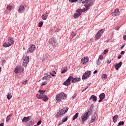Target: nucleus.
I'll return each mask as SVG.
<instances>
[{"label": "nucleus", "instance_id": "1", "mask_svg": "<svg viewBox=\"0 0 126 126\" xmlns=\"http://www.w3.org/2000/svg\"><path fill=\"white\" fill-rule=\"evenodd\" d=\"M93 112V111H92V106H91V107L90 108V109H89L88 112H86L84 114H83L82 116H81L82 124H84L85 121L88 120V117H89V116H91V115H92Z\"/></svg>", "mask_w": 126, "mask_h": 126}, {"label": "nucleus", "instance_id": "2", "mask_svg": "<svg viewBox=\"0 0 126 126\" xmlns=\"http://www.w3.org/2000/svg\"><path fill=\"white\" fill-rule=\"evenodd\" d=\"M66 98V94L64 93H61L59 94L56 95V100L57 101V103H60V102H62V99H64Z\"/></svg>", "mask_w": 126, "mask_h": 126}, {"label": "nucleus", "instance_id": "3", "mask_svg": "<svg viewBox=\"0 0 126 126\" xmlns=\"http://www.w3.org/2000/svg\"><path fill=\"white\" fill-rule=\"evenodd\" d=\"M67 111H68V107L63 108V109L60 110L59 112L57 113L55 118H56V119H59L60 116L64 115V113H66Z\"/></svg>", "mask_w": 126, "mask_h": 126}, {"label": "nucleus", "instance_id": "4", "mask_svg": "<svg viewBox=\"0 0 126 126\" xmlns=\"http://www.w3.org/2000/svg\"><path fill=\"white\" fill-rule=\"evenodd\" d=\"M91 0H85V1H83L82 3L83 4H84V3L86 4V10H88L90 8V6L93 4V2L91 1Z\"/></svg>", "mask_w": 126, "mask_h": 126}, {"label": "nucleus", "instance_id": "5", "mask_svg": "<svg viewBox=\"0 0 126 126\" xmlns=\"http://www.w3.org/2000/svg\"><path fill=\"white\" fill-rule=\"evenodd\" d=\"M104 31H105L104 29H101L99 30L97 33L95 34L94 38L95 39H96V40H99L100 38H101V36H102V34L103 33H104Z\"/></svg>", "mask_w": 126, "mask_h": 126}, {"label": "nucleus", "instance_id": "6", "mask_svg": "<svg viewBox=\"0 0 126 126\" xmlns=\"http://www.w3.org/2000/svg\"><path fill=\"white\" fill-rule=\"evenodd\" d=\"M36 50V46L34 44H31L30 47L27 50L28 54L33 53Z\"/></svg>", "mask_w": 126, "mask_h": 126}, {"label": "nucleus", "instance_id": "7", "mask_svg": "<svg viewBox=\"0 0 126 126\" xmlns=\"http://www.w3.org/2000/svg\"><path fill=\"white\" fill-rule=\"evenodd\" d=\"M23 60L24 61L23 63V66H27V64H28V63H29V56H24Z\"/></svg>", "mask_w": 126, "mask_h": 126}, {"label": "nucleus", "instance_id": "8", "mask_svg": "<svg viewBox=\"0 0 126 126\" xmlns=\"http://www.w3.org/2000/svg\"><path fill=\"white\" fill-rule=\"evenodd\" d=\"M90 75H91V71H87L84 73L82 77V78L83 80L87 79L88 77H90Z\"/></svg>", "mask_w": 126, "mask_h": 126}, {"label": "nucleus", "instance_id": "9", "mask_svg": "<svg viewBox=\"0 0 126 126\" xmlns=\"http://www.w3.org/2000/svg\"><path fill=\"white\" fill-rule=\"evenodd\" d=\"M8 42L7 43H5L3 44V46L5 48H7V47H9V46H11L12 44H13V40L10 38L8 39Z\"/></svg>", "mask_w": 126, "mask_h": 126}, {"label": "nucleus", "instance_id": "10", "mask_svg": "<svg viewBox=\"0 0 126 126\" xmlns=\"http://www.w3.org/2000/svg\"><path fill=\"white\" fill-rule=\"evenodd\" d=\"M24 69L23 67L20 66H18L16 67L15 69V73H19L20 72H23Z\"/></svg>", "mask_w": 126, "mask_h": 126}, {"label": "nucleus", "instance_id": "11", "mask_svg": "<svg viewBox=\"0 0 126 126\" xmlns=\"http://www.w3.org/2000/svg\"><path fill=\"white\" fill-rule=\"evenodd\" d=\"M81 9H78L76 10V13L74 14V18L75 19L78 18L82 13H81Z\"/></svg>", "mask_w": 126, "mask_h": 126}, {"label": "nucleus", "instance_id": "12", "mask_svg": "<svg viewBox=\"0 0 126 126\" xmlns=\"http://www.w3.org/2000/svg\"><path fill=\"white\" fill-rule=\"evenodd\" d=\"M73 78L72 76L69 77V78L63 83V85H65V86H68V85L70 84L71 79H73Z\"/></svg>", "mask_w": 126, "mask_h": 126}, {"label": "nucleus", "instance_id": "13", "mask_svg": "<svg viewBox=\"0 0 126 126\" xmlns=\"http://www.w3.org/2000/svg\"><path fill=\"white\" fill-rule=\"evenodd\" d=\"M49 44L55 47L57 45V40L54 37L51 38L50 40Z\"/></svg>", "mask_w": 126, "mask_h": 126}, {"label": "nucleus", "instance_id": "14", "mask_svg": "<svg viewBox=\"0 0 126 126\" xmlns=\"http://www.w3.org/2000/svg\"><path fill=\"white\" fill-rule=\"evenodd\" d=\"M89 61V58L88 57L83 58L81 60V63L82 64H85L87 63H88Z\"/></svg>", "mask_w": 126, "mask_h": 126}, {"label": "nucleus", "instance_id": "15", "mask_svg": "<svg viewBox=\"0 0 126 126\" xmlns=\"http://www.w3.org/2000/svg\"><path fill=\"white\" fill-rule=\"evenodd\" d=\"M31 120V116L24 117L22 119L23 123H27V122H29Z\"/></svg>", "mask_w": 126, "mask_h": 126}, {"label": "nucleus", "instance_id": "16", "mask_svg": "<svg viewBox=\"0 0 126 126\" xmlns=\"http://www.w3.org/2000/svg\"><path fill=\"white\" fill-rule=\"evenodd\" d=\"M120 14L119 9H115V11L112 13V16H118Z\"/></svg>", "mask_w": 126, "mask_h": 126}, {"label": "nucleus", "instance_id": "17", "mask_svg": "<svg viewBox=\"0 0 126 126\" xmlns=\"http://www.w3.org/2000/svg\"><path fill=\"white\" fill-rule=\"evenodd\" d=\"M105 94L102 93L101 94L99 95V100H98V102L100 103V102H102V101H103V99H105Z\"/></svg>", "mask_w": 126, "mask_h": 126}, {"label": "nucleus", "instance_id": "18", "mask_svg": "<svg viewBox=\"0 0 126 126\" xmlns=\"http://www.w3.org/2000/svg\"><path fill=\"white\" fill-rule=\"evenodd\" d=\"M25 10V8L24 7V6L21 5L20 6L18 9V12L19 13H21L22 12H24Z\"/></svg>", "mask_w": 126, "mask_h": 126}, {"label": "nucleus", "instance_id": "19", "mask_svg": "<svg viewBox=\"0 0 126 126\" xmlns=\"http://www.w3.org/2000/svg\"><path fill=\"white\" fill-rule=\"evenodd\" d=\"M42 99L44 102H47V101L49 100V97H48V96H47L46 94H43Z\"/></svg>", "mask_w": 126, "mask_h": 126}, {"label": "nucleus", "instance_id": "20", "mask_svg": "<svg viewBox=\"0 0 126 126\" xmlns=\"http://www.w3.org/2000/svg\"><path fill=\"white\" fill-rule=\"evenodd\" d=\"M52 78V77L51 75H47L46 76H44L42 78V80H49V79H51Z\"/></svg>", "mask_w": 126, "mask_h": 126}, {"label": "nucleus", "instance_id": "21", "mask_svg": "<svg viewBox=\"0 0 126 126\" xmlns=\"http://www.w3.org/2000/svg\"><path fill=\"white\" fill-rule=\"evenodd\" d=\"M119 119V115H116L113 117V123H117L118 119Z\"/></svg>", "mask_w": 126, "mask_h": 126}, {"label": "nucleus", "instance_id": "22", "mask_svg": "<svg viewBox=\"0 0 126 126\" xmlns=\"http://www.w3.org/2000/svg\"><path fill=\"white\" fill-rule=\"evenodd\" d=\"M91 99H93V101L94 102H96L97 101V96H95L94 95H92L89 98V100H91Z\"/></svg>", "mask_w": 126, "mask_h": 126}, {"label": "nucleus", "instance_id": "23", "mask_svg": "<svg viewBox=\"0 0 126 126\" xmlns=\"http://www.w3.org/2000/svg\"><path fill=\"white\" fill-rule=\"evenodd\" d=\"M122 66V62L119 63H117L115 65V69L116 70H118L120 67Z\"/></svg>", "mask_w": 126, "mask_h": 126}, {"label": "nucleus", "instance_id": "24", "mask_svg": "<svg viewBox=\"0 0 126 126\" xmlns=\"http://www.w3.org/2000/svg\"><path fill=\"white\" fill-rule=\"evenodd\" d=\"M43 20H46L48 18V13L46 14H43L41 16Z\"/></svg>", "mask_w": 126, "mask_h": 126}, {"label": "nucleus", "instance_id": "25", "mask_svg": "<svg viewBox=\"0 0 126 126\" xmlns=\"http://www.w3.org/2000/svg\"><path fill=\"white\" fill-rule=\"evenodd\" d=\"M61 73H64L67 71V67H64L61 69Z\"/></svg>", "mask_w": 126, "mask_h": 126}, {"label": "nucleus", "instance_id": "26", "mask_svg": "<svg viewBox=\"0 0 126 126\" xmlns=\"http://www.w3.org/2000/svg\"><path fill=\"white\" fill-rule=\"evenodd\" d=\"M12 115H13L12 113H11L7 116L6 122H9V121H10V119H11V116H12Z\"/></svg>", "mask_w": 126, "mask_h": 126}, {"label": "nucleus", "instance_id": "27", "mask_svg": "<svg viewBox=\"0 0 126 126\" xmlns=\"http://www.w3.org/2000/svg\"><path fill=\"white\" fill-rule=\"evenodd\" d=\"M96 117H97V115L96 114H94V115L92 118V123H94V122H95V120H96Z\"/></svg>", "mask_w": 126, "mask_h": 126}, {"label": "nucleus", "instance_id": "28", "mask_svg": "<svg viewBox=\"0 0 126 126\" xmlns=\"http://www.w3.org/2000/svg\"><path fill=\"white\" fill-rule=\"evenodd\" d=\"M78 115H79V113H76L73 117V121H75V120H76V119L77 118H78Z\"/></svg>", "mask_w": 126, "mask_h": 126}, {"label": "nucleus", "instance_id": "29", "mask_svg": "<svg viewBox=\"0 0 126 126\" xmlns=\"http://www.w3.org/2000/svg\"><path fill=\"white\" fill-rule=\"evenodd\" d=\"M11 98H12V94H11V93H9L7 95V98L8 100H10Z\"/></svg>", "mask_w": 126, "mask_h": 126}, {"label": "nucleus", "instance_id": "30", "mask_svg": "<svg viewBox=\"0 0 126 126\" xmlns=\"http://www.w3.org/2000/svg\"><path fill=\"white\" fill-rule=\"evenodd\" d=\"M43 95L42 94H36V97L37 99H42V97Z\"/></svg>", "mask_w": 126, "mask_h": 126}, {"label": "nucleus", "instance_id": "31", "mask_svg": "<svg viewBox=\"0 0 126 126\" xmlns=\"http://www.w3.org/2000/svg\"><path fill=\"white\" fill-rule=\"evenodd\" d=\"M38 92L39 93H40L41 95H44V94H45V92H46V90L43 91V90H40L38 91Z\"/></svg>", "mask_w": 126, "mask_h": 126}, {"label": "nucleus", "instance_id": "32", "mask_svg": "<svg viewBox=\"0 0 126 126\" xmlns=\"http://www.w3.org/2000/svg\"><path fill=\"white\" fill-rule=\"evenodd\" d=\"M66 121H67V116L64 117L62 119V123H65V122H66Z\"/></svg>", "mask_w": 126, "mask_h": 126}, {"label": "nucleus", "instance_id": "33", "mask_svg": "<svg viewBox=\"0 0 126 126\" xmlns=\"http://www.w3.org/2000/svg\"><path fill=\"white\" fill-rule=\"evenodd\" d=\"M50 74L52 75V76H56V71H53L52 72H50Z\"/></svg>", "mask_w": 126, "mask_h": 126}, {"label": "nucleus", "instance_id": "34", "mask_svg": "<svg viewBox=\"0 0 126 126\" xmlns=\"http://www.w3.org/2000/svg\"><path fill=\"white\" fill-rule=\"evenodd\" d=\"M12 8H13L12 6H7V9H8V10H11V9H12Z\"/></svg>", "mask_w": 126, "mask_h": 126}, {"label": "nucleus", "instance_id": "35", "mask_svg": "<svg viewBox=\"0 0 126 126\" xmlns=\"http://www.w3.org/2000/svg\"><path fill=\"white\" fill-rule=\"evenodd\" d=\"M107 77H108V76H107V74H103L102 75V78H104L105 79H107Z\"/></svg>", "mask_w": 126, "mask_h": 126}, {"label": "nucleus", "instance_id": "36", "mask_svg": "<svg viewBox=\"0 0 126 126\" xmlns=\"http://www.w3.org/2000/svg\"><path fill=\"white\" fill-rule=\"evenodd\" d=\"M47 84H48V83L47 82H42L41 84V86H43V85H47Z\"/></svg>", "mask_w": 126, "mask_h": 126}, {"label": "nucleus", "instance_id": "37", "mask_svg": "<svg viewBox=\"0 0 126 126\" xmlns=\"http://www.w3.org/2000/svg\"><path fill=\"white\" fill-rule=\"evenodd\" d=\"M124 124H125V122H124V121L120 122L118 126H124Z\"/></svg>", "mask_w": 126, "mask_h": 126}, {"label": "nucleus", "instance_id": "38", "mask_svg": "<svg viewBox=\"0 0 126 126\" xmlns=\"http://www.w3.org/2000/svg\"><path fill=\"white\" fill-rule=\"evenodd\" d=\"M96 64H97V65H100V64H101V61H99V60H98L96 61Z\"/></svg>", "mask_w": 126, "mask_h": 126}, {"label": "nucleus", "instance_id": "39", "mask_svg": "<svg viewBox=\"0 0 126 126\" xmlns=\"http://www.w3.org/2000/svg\"><path fill=\"white\" fill-rule=\"evenodd\" d=\"M43 26V23L40 22L38 24V27H42Z\"/></svg>", "mask_w": 126, "mask_h": 126}, {"label": "nucleus", "instance_id": "40", "mask_svg": "<svg viewBox=\"0 0 126 126\" xmlns=\"http://www.w3.org/2000/svg\"><path fill=\"white\" fill-rule=\"evenodd\" d=\"M108 52H109V50L106 49L104 51L103 53L104 55H106V54H107L108 53Z\"/></svg>", "mask_w": 126, "mask_h": 126}, {"label": "nucleus", "instance_id": "41", "mask_svg": "<svg viewBox=\"0 0 126 126\" xmlns=\"http://www.w3.org/2000/svg\"><path fill=\"white\" fill-rule=\"evenodd\" d=\"M69 1L70 2H76V1H77V0H69Z\"/></svg>", "mask_w": 126, "mask_h": 126}, {"label": "nucleus", "instance_id": "42", "mask_svg": "<svg viewBox=\"0 0 126 126\" xmlns=\"http://www.w3.org/2000/svg\"><path fill=\"white\" fill-rule=\"evenodd\" d=\"M71 35L72 37H75L76 36V33H74V32H72Z\"/></svg>", "mask_w": 126, "mask_h": 126}, {"label": "nucleus", "instance_id": "43", "mask_svg": "<svg viewBox=\"0 0 126 126\" xmlns=\"http://www.w3.org/2000/svg\"><path fill=\"white\" fill-rule=\"evenodd\" d=\"M86 9H85V8H83V9H81V13H82V12H84V11H86Z\"/></svg>", "mask_w": 126, "mask_h": 126}, {"label": "nucleus", "instance_id": "44", "mask_svg": "<svg viewBox=\"0 0 126 126\" xmlns=\"http://www.w3.org/2000/svg\"><path fill=\"white\" fill-rule=\"evenodd\" d=\"M98 59H99V60H100L101 61H102V60H103V56L102 55H100L98 57Z\"/></svg>", "mask_w": 126, "mask_h": 126}, {"label": "nucleus", "instance_id": "45", "mask_svg": "<svg viewBox=\"0 0 126 126\" xmlns=\"http://www.w3.org/2000/svg\"><path fill=\"white\" fill-rule=\"evenodd\" d=\"M27 82H28V80H26V81H25L22 82V84H24V85H25V84H27Z\"/></svg>", "mask_w": 126, "mask_h": 126}, {"label": "nucleus", "instance_id": "46", "mask_svg": "<svg viewBox=\"0 0 126 126\" xmlns=\"http://www.w3.org/2000/svg\"><path fill=\"white\" fill-rule=\"evenodd\" d=\"M40 124H42V121H39L38 122H37V126H40Z\"/></svg>", "mask_w": 126, "mask_h": 126}, {"label": "nucleus", "instance_id": "47", "mask_svg": "<svg viewBox=\"0 0 126 126\" xmlns=\"http://www.w3.org/2000/svg\"><path fill=\"white\" fill-rule=\"evenodd\" d=\"M76 96H77V94H74V96L72 97V99H75V98H76Z\"/></svg>", "mask_w": 126, "mask_h": 126}, {"label": "nucleus", "instance_id": "48", "mask_svg": "<svg viewBox=\"0 0 126 126\" xmlns=\"http://www.w3.org/2000/svg\"><path fill=\"white\" fill-rule=\"evenodd\" d=\"M72 82L73 83H74L75 82H76V78H74V79L72 80Z\"/></svg>", "mask_w": 126, "mask_h": 126}, {"label": "nucleus", "instance_id": "49", "mask_svg": "<svg viewBox=\"0 0 126 126\" xmlns=\"http://www.w3.org/2000/svg\"><path fill=\"white\" fill-rule=\"evenodd\" d=\"M5 64V60H2V65H4Z\"/></svg>", "mask_w": 126, "mask_h": 126}, {"label": "nucleus", "instance_id": "50", "mask_svg": "<svg viewBox=\"0 0 126 126\" xmlns=\"http://www.w3.org/2000/svg\"><path fill=\"white\" fill-rule=\"evenodd\" d=\"M76 80L77 82H78V81H80V78H76Z\"/></svg>", "mask_w": 126, "mask_h": 126}, {"label": "nucleus", "instance_id": "51", "mask_svg": "<svg viewBox=\"0 0 126 126\" xmlns=\"http://www.w3.org/2000/svg\"><path fill=\"white\" fill-rule=\"evenodd\" d=\"M119 29H120V27H116L115 28V30H119Z\"/></svg>", "mask_w": 126, "mask_h": 126}, {"label": "nucleus", "instance_id": "52", "mask_svg": "<svg viewBox=\"0 0 126 126\" xmlns=\"http://www.w3.org/2000/svg\"><path fill=\"white\" fill-rule=\"evenodd\" d=\"M125 54V51H122L121 52V55H124Z\"/></svg>", "mask_w": 126, "mask_h": 126}, {"label": "nucleus", "instance_id": "53", "mask_svg": "<svg viewBox=\"0 0 126 126\" xmlns=\"http://www.w3.org/2000/svg\"><path fill=\"white\" fill-rule=\"evenodd\" d=\"M121 58H122V55H119V56L118 57V60H120V59H121Z\"/></svg>", "mask_w": 126, "mask_h": 126}, {"label": "nucleus", "instance_id": "54", "mask_svg": "<svg viewBox=\"0 0 126 126\" xmlns=\"http://www.w3.org/2000/svg\"><path fill=\"white\" fill-rule=\"evenodd\" d=\"M107 63H111V61H110L109 60H107Z\"/></svg>", "mask_w": 126, "mask_h": 126}, {"label": "nucleus", "instance_id": "55", "mask_svg": "<svg viewBox=\"0 0 126 126\" xmlns=\"http://www.w3.org/2000/svg\"><path fill=\"white\" fill-rule=\"evenodd\" d=\"M97 72H98V70H95V71L94 72V74H95L97 73Z\"/></svg>", "mask_w": 126, "mask_h": 126}, {"label": "nucleus", "instance_id": "56", "mask_svg": "<svg viewBox=\"0 0 126 126\" xmlns=\"http://www.w3.org/2000/svg\"><path fill=\"white\" fill-rule=\"evenodd\" d=\"M88 88V87L87 88H85L84 90H83V91H82V92H84V91H85V90H86V89Z\"/></svg>", "mask_w": 126, "mask_h": 126}, {"label": "nucleus", "instance_id": "57", "mask_svg": "<svg viewBox=\"0 0 126 126\" xmlns=\"http://www.w3.org/2000/svg\"><path fill=\"white\" fill-rule=\"evenodd\" d=\"M123 39H124L126 41V35L123 36Z\"/></svg>", "mask_w": 126, "mask_h": 126}, {"label": "nucleus", "instance_id": "58", "mask_svg": "<svg viewBox=\"0 0 126 126\" xmlns=\"http://www.w3.org/2000/svg\"><path fill=\"white\" fill-rule=\"evenodd\" d=\"M124 47H125V45H122V46H121V49H124Z\"/></svg>", "mask_w": 126, "mask_h": 126}, {"label": "nucleus", "instance_id": "59", "mask_svg": "<svg viewBox=\"0 0 126 126\" xmlns=\"http://www.w3.org/2000/svg\"><path fill=\"white\" fill-rule=\"evenodd\" d=\"M0 126H3V123H1L0 124Z\"/></svg>", "mask_w": 126, "mask_h": 126}, {"label": "nucleus", "instance_id": "60", "mask_svg": "<svg viewBox=\"0 0 126 126\" xmlns=\"http://www.w3.org/2000/svg\"><path fill=\"white\" fill-rule=\"evenodd\" d=\"M44 75H48V73H45L44 74Z\"/></svg>", "mask_w": 126, "mask_h": 126}, {"label": "nucleus", "instance_id": "61", "mask_svg": "<svg viewBox=\"0 0 126 126\" xmlns=\"http://www.w3.org/2000/svg\"><path fill=\"white\" fill-rule=\"evenodd\" d=\"M1 72V67H0V72Z\"/></svg>", "mask_w": 126, "mask_h": 126}, {"label": "nucleus", "instance_id": "62", "mask_svg": "<svg viewBox=\"0 0 126 126\" xmlns=\"http://www.w3.org/2000/svg\"><path fill=\"white\" fill-rule=\"evenodd\" d=\"M59 31V30H57L56 32H58Z\"/></svg>", "mask_w": 126, "mask_h": 126}, {"label": "nucleus", "instance_id": "63", "mask_svg": "<svg viewBox=\"0 0 126 126\" xmlns=\"http://www.w3.org/2000/svg\"><path fill=\"white\" fill-rule=\"evenodd\" d=\"M83 0H80V1H82Z\"/></svg>", "mask_w": 126, "mask_h": 126}, {"label": "nucleus", "instance_id": "64", "mask_svg": "<svg viewBox=\"0 0 126 126\" xmlns=\"http://www.w3.org/2000/svg\"><path fill=\"white\" fill-rule=\"evenodd\" d=\"M34 126H37V125H34Z\"/></svg>", "mask_w": 126, "mask_h": 126}]
</instances>
